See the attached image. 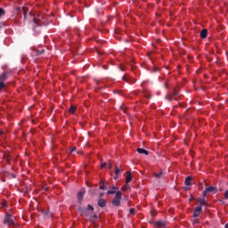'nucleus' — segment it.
Masks as SVG:
<instances>
[{
  "label": "nucleus",
  "instance_id": "obj_1",
  "mask_svg": "<svg viewBox=\"0 0 228 228\" xmlns=\"http://www.w3.org/2000/svg\"><path fill=\"white\" fill-rule=\"evenodd\" d=\"M121 200H122V192L118 191L116 192L115 198L112 200V205H114L115 208H118V206H120Z\"/></svg>",
  "mask_w": 228,
  "mask_h": 228
},
{
  "label": "nucleus",
  "instance_id": "obj_2",
  "mask_svg": "<svg viewBox=\"0 0 228 228\" xmlns=\"http://www.w3.org/2000/svg\"><path fill=\"white\" fill-rule=\"evenodd\" d=\"M177 97H179V91L175 90V88L173 89V93L168 94L166 96V99L172 102L173 100L177 101Z\"/></svg>",
  "mask_w": 228,
  "mask_h": 228
},
{
  "label": "nucleus",
  "instance_id": "obj_3",
  "mask_svg": "<svg viewBox=\"0 0 228 228\" xmlns=\"http://www.w3.org/2000/svg\"><path fill=\"white\" fill-rule=\"evenodd\" d=\"M200 213H202V207H196L193 213L194 218L200 216Z\"/></svg>",
  "mask_w": 228,
  "mask_h": 228
},
{
  "label": "nucleus",
  "instance_id": "obj_4",
  "mask_svg": "<svg viewBox=\"0 0 228 228\" xmlns=\"http://www.w3.org/2000/svg\"><path fill=\"white\" fill-rule=\"evenodd\" d=\"M11 215L10 214H6V216L4 218L6 224H8V225H14L15 222H13L11 218Z\"/></svg>",
  "mask_w": 228,
  "mask_h": 228
},
{
  "label": "nucleus",
  "instance_id": "obj_5",
  "mask_svg": "<svg viewBox=\"0 0 228 228\" xmlns=\"http://www.w3.org/2000/svg\"><path fill=\"white\" fill-rule=\"evenodd\" d=\"M106 204H108V202L106 201V200L104 199H99L98 200V206L100 208H106Z\"/></svg>",
  "mask_w": 228,
  "mask_h": 228
},
{
  "label": "nucleus",
  "instance_id": "obj_6",
  "mask_svg": "<svg viewBox=\"0 0 228 228\" xmlns=\"http://www.w3.org/2000/svg\"><path fill=\"white\" fill-rule=\"evenodd\" d=\"M206 191H208V193H216L218 190L216 189V187L210 186L206 188Z\"/></svg>",
  "mask_w": 228,
  "mask_h": 228
},
{
  "label": "nucleus",
  "instance_id": "obj_7",
  "mask_svg": "<svg viewBox=\"0 0 228 228\" xmlns=\"http://www.w3.org/2000/svg\"><path fill=\"white\" fill-rule=\"evenodd\" d=\"M193 180V178H191V176H187L185 181H184V185L185 186H191V181Z\"/></svg>",
  "mask_w": 228,
  "mask_h": 228
},
{
  "label": "nucleus",
  "instance_id": "obj_8",
  "mask_svg": "<svg viewBox=\"0 0 228 228\" xmlns=\"http://www.w3.org/2000/svg\"><path fill=\"white\" fill-rule=\"evenodd\" d=\"M137 152L139 154H145V156H149V151L143 148H138Z\"/></svg>",
  "mask_w": 228,
  "mask_h": 228
},
{
  "label": "nucleus",
  "instance_id": "obj_9",
  "mask_svg": "<svg viewBox=\"0 0 228 228\" xmlns=\"http://www.w3.org/2000/svg\"><path fill=\"white\" fill-rule=\"evenodd\" d=\"M126 175H126V183L127 184L130 181H133V175H131V171H127Z\"/></svg>",
  "mask_w": 228,
  "mask_h": 228
},
{
  "label": "nucleus",
  "instance_id": "obj_10",
  "mask_svg": "<svg viewBox=\"0 0 228 228\" xmlns=\"http://www.w3.org/2000/svg\"><path fill=\"white\" fill-rule=\"evenodd\" d=\"M200 37H201V38H208V29L204 28V29L200 32Z\"/></svg>",
  "mask_w": 228,
  "mask_h": 228
},
{
  "label": "nucleus",
  "instance_id": "obj_11",
  "mask_svg": "<svg viewBox=\"0 0 228 228\" xmlns=\"http://www.w3.org/2000/svg\"><path fill=\"white\" fill-rule=\"evenodd\" d=\"M8 79V73L4 72L2 75H0V81H6Z\"/></svg>",
  "mask_w": 228,
  "mask_h": 228
},
{
  "label": "nucleus",
  "instance_id": "obj_12",
  "mask_svg": "<svg viewBox=\"0 0 228 228\" xmlns=\"http://www.w3.org/2000/svg\"><path fill=\"white\" fill-rule=\"evenodd\" d=\"M78 211H80V213H82L86 216H88V210L83 208V207H78Z\"/></svg>",
  "mask_w": 228,
  "mask_h": 228
},
{
  "label": "nucleus",
  "instance_id": "obj_13",
  "mask_svg": "<svg viewBox=\"0 0 228 228\" xmlns=\"http://www.w3.org/2000/svg\"><path fill=\"white\" fill-rule=\"evenodd\" d=\"M83 197H85V191H81L77 194L78 202H81V200H83Z\"/></svg>",
  "mask_w": 228,
  "mask_h": 228
},
{
  "label": "nucleus",
  "instance_id": "obj_14",
  "mask_svg": "<svg viewBox=\"0 0 228 228\" xmlns=\"http://www.w3.org/2000/svg\"><path fill=\"white\" fill-rule=\"evenodd\" d=\"M199 203H200L199 208H202V206H208V203L206 202V200H204V199H200Z\"/></svg>",
  "mask_w": 228,
  "mask_h": 228
},
{
  "label": "nucleus",
  "instance_id": "obj_15",
  "mask_svg": "<svg viewBox=\"0 0 228 228\" xmlns=\"http://www.w3.org/2000/svg\"><path fill=\"white\" fill-rule=\"evenodd\" d=\"M157 227H167V223L163 221H159L156 223Z\"/></svg>",
  "mask_w": 228,
  "mask_h": 228
},
{
  "label": "nucleus",
  "instance_id": "obj_16",
  "mask_svg": "<svg viewBox=\"0 0 228 228\" xmlns=\"http://www.w3.org/2000/svg\"><path fill=\"white\" fill-rule=\"evenodd\" d=\"M154 177H156V179H161V177H163V171H160V173H154Z\"/></svg>",
  "mask_w": 228,
  "mask_h": 228
},
{
  "label": "nucleus",
  "instance_id": "obj_17",
  "mask_svg": "<svg viewBox=\"0 0 228 228\" xmlns=\"http://www.w3.org/2000/svg\"><path fill=\"white\" fill-rule=\"evenodd\" d=\"M69 112L71 113V115H74L76 113V106L71 105L69 110Z\"/></svg>",
  "mask_w": 228,
  "mask_h": 228
},
{
  "label": "nucleus",
  "instance_id": "obj_18",
  "mask_svg": "<svg viewBox=\"0 0 228 228\" xmlns=\"http://www.w3.org/2000/svg\"><path fill=\"white\" fill-rule=\"evenodd\" d=\"M44 53H45V49H41V50H37L36 51L37 56H40V54H44Z\"/></svg>",
  "mask_w": 228,
  "mask_h": 228
},
{
  "label": "nucleus",
  "instance_id": "obj_19",
  "mask_svg": "<svg viewBox=\"0 0 228 228\" xmlns=\"http://www.w3.org/2000/svg\"><path fill=\"white\" fill-rule=\"evenodd\" d=\"M33 23L35 26H40V20H37V18L33 19Z\"/></svg>",
  "mask_w": 228,
  "mask_h": 228
},
{
  "label": "nucleus",
  "instance_id": "obj_20",
  "mask_svg": "<svg viewBox=\"0 0 228 228\" xmlns=\"http://www.w3.org/2000/svg\"><path fill=\"white\" fill-rule=\"evenodd\" d=\"M122 191H126V190H129V185L126 184L121 188Z\"/></svg>",
  "mask_w": 228,
  "mask_h": 228
},
{
  "label": "nucleus",
  "instance_id": "obj_21",
  "mask_svg": "<svg viewBox=\"0 0 228 228\" xmlns=\"http://www.w3.org/2000/svg\"><path fill=\"white\" fill-rule=\"evenodd\" d=\"M120 174V168H118V167H115V175H118Z\"/></svg>",
  "mask_w": 228,
  "mask_h": 228
},
{
  "label": "nucleus",
  "instance_id": "obj_22",
  "mask_svg": "<svg viewBox=\"0 0 228 228\" xmlns=\"http://www.w3.org/2000/svg\"><path fill=\"white\" fill-rule=\"evenodd\" d=\"M100 190H108V185L107 184L101 185Z\"/></svg>",
  "mask_w": 228,
  "mask_h": 228
},
{
  "label": "nucleus",
  "instance_id": "obj_23",
  "mask_svg": "<svg viewBox=\"0 0 228 228\" xmlns=\"http://www.w3.org/2000/svg\"><path fill=\"white\" fill-rule=\"evenodd\" d=\"M5 12L4 9L0 8V17H3V15H4Z\"/></svg>",
  "mask_w": 228,
  "mask_h": 228
},
{
  "label": "nucleus",
  "instance_id": "obj_24",
  "mask_svg": "<svg viewBox=\"0 0 228 228\" xmlns=\"http://www.w3.org/2000/svg\"><path fill=\"white\" fill-rule=\"evenodd\" d=\"M87 210H89V211H94V206H92V205H87Z\"/></svg>",
  "mask_w": 228,
  "mask_h": 228
},
{
  "label": "nucleus",
  "instance_id": "obj_25",
  "mask_svg": "<svg viewBox=\"0 0 228 228\" xmlns=\"http://www.w3.org/2000/svg\"><path fill=\"white\" fill-rule=\"evenodd\" d=\"M4 88V82L0 81V90H3Z\"/></svg>",
  "mask_w": 228,
  "mask_h": 228
},
{
  "label": "nucleus",
  "instance_id": "obj_26",
  "mask_svg": "<svg viewBox=\"0 0 228 228\" xmlns=\"http://www.w3.org/2000/svg\"><path fill=\"white\" fill-rule=\"evenodd\" d=\"M107 193H108V195H113L117 192L115 191H108Z\"/></svg>",
  "mask_w": 228,
  "mask_h": 228
},
{
  "label": "nucleus",
  "instance_id": "obj_27",
  "mask_svg": "<svg viewBox=\"0 0 228 228\" xmlns=\"http://www.w3.org/2000/svg\"><path fill=\"white\" fill-rule=\"evenodd\" d=\"M123 81H126V83H129V78H127V77H122Z\"/></svg>",
  "mask_w": 228,
  "mask_h": 228
},
{
  "label": "nucleus",
  "instance_id": "obj_28",
  "mask_svg": "<svg viewBox=\"0 0 228 228\" xmlns=\"http://www.w3.org/2000/svg\"><path fill=\"white\" fill-rule=\"evenodd\" d=\"M129 211H130L131 215H134V213H135L136 210L132 208H130Z\"/></svg>",
  "mask_w": 228,
  "mask_h": 228
},
{
  "label": "nucleus",
  "instance_id": "obj_29",
  "mask_svg": "<svg viewBox=\"0 0 228 228\" xmlns=\"http://www.w3.org/2000/svg\"><path fill=\"white\" fill-rule=\"evenodd\" d=\"M153 72H155V73H156V72H159V68L154 67V68H153Z\"/></svg>",
  "mask_w": 228,
  "mask_h": 228
},
{
  "label": "nucleus",
  "instance_id": "obj_30",
  "mask_svg": "<svg viewBox=\"0 0 228 228\" xmlns=\"http://www.w3.org/2000/svg\"><path fill=\"white\" fill-rule=\"evenodd\" d=\"M22 10H23V13H24V19H26V7H23Z\"/></svg>",
  "mask_w": 228,
  "mask_h": 228
},
{
  "label": "nucleus",
  "instance_id": "obj_31",
  "mask_svg": "<svg viewBox=\"0 0 228 228\" xmlns=\"http://www.w3.org/2000/svg\"><path fill=\"white\" fill-rule=\"evenodd\" d=\"M224 199H227V200H228V191H226L224 192Z\"/></svg>",
  "mask_w": 228,
  "mask_h": 228
},
{
  "label": "nucleus",
  "instance_id": "obj_32",
  "mask_svg": "<svg viewBox=\"0 0 228 228\" xmlns=\"http://www.w3.org/2000/svg\"><path fill=\"white\" fill-rule=\"evenodd\" d=\"M108 168L109 170H111V168H113V166L111 164H109Z\"/></svg>",
  "mask_w": 228,
  "mask_h": 228
},
{
  "label": "nucleus",
  "instance_id": "obj_33",
  "mask_svg": "<svg viewBox=\"0 0 228 228\" xmlns=\"http://www.w3.org/2000/svg\"><path fill=\"white\" fill-rule=\"evenodd\" d=\"M208 191H206V189H205V191H203V197H206V195H208Z\"/></svg>",
  "mask_w": 228,
  "mask_h": 228
},
{
  "label": "nucleus",
  "instance_id": "obj_34",
  "mask_svg": "<svg viewBox=\"0 0 228 228\" xmlns=\"http://www.w3.org/2000/svg\"><path fill=\"white\" fill-rule=\"evenodd\" d=\"M104 167H106V163L105 162L101 165V168H104Z\"/></svg>",
  "mask_w": 228,
  "mask_h": 228
},
{
  "label": "nucleus",
  "instance_id": "obj_35",
  "mask_svg": "<svg viewBox=\"0 0 228 228\" xmlns=\"http://www.w3.org/2000/svg\"><path fill=\"white\" fill-rule=\"evenodd\" d=\"M117 179H118V175H116V176H114V181H117Z\"/></svg>",
  "mask_w": 228,
  "mask_h": 228
},
{
  "label": "nucleus",
  "instance_id": "obj_36",
  "mask_svg": "<svg viewBox=\"0 0 228 228\" xmlns=\"http://www.w3.org/2000/svg\"><path fill=\"white\" fill-rule=\"evenodd\" d=\"M120 70H122V71H124V70H126V69H124V67H122V66H120Z\"/></svg>",
  "mask_w": 228,
  "mask_h": 228
},
{
  "label": "nucleus",
  "instance_id": "obj_37",
  "mask_svg": "<svg viewBox=\"0 0 228 228\" xmlns=\"http://www.w3.org/2000/svg\"><path fill=\"white\" fill-rule=\"evenodd\" d=\"M92 218H97V214H94Z\"/></svg>",
  "mask_w": 228,
  "mask_h": 228
},
{
  "label": "nucleus",
  "instance_id": "obj_38",
  "mask_svg": "<svg viewBox=\"0 0 228 228\" xmlns=\"http://www.w3.org/2000/svg\"><path fill=\"white\" fill-rule=\"evenodd\" d=\"M74 151H76V147L72 148L70 152H74Z\"/></svg>",
  "mask_w": 228,
  "mask_h": 228
},
{
  "label": "nucleus",
  "instance_id": "obj_39",
  "mask_svg": "<svg viewBox=\"0 0 228 228\" xmlns=\"http://www.w3.org/2000/svg\"><path fill=\"white\" fill-rule=\"evenodd\" d=\"M186 191H188V190H190V187H185Z\"/></svg>",
  "mask_w": 228,
  "mask_h": 228
},
{
  "label": "nucleus",
  "instance_id": "obj_40",
  "mask_svg": "<svg viewBox=\"0 0 228 228\" xmlns=\"http://www.w3.org/2000/svg\"><path fill=\"white\" fill-rule=\"evenodd\" d=\"M112 190H117V187L113 186V187H112Z\"/></svg>",
  "mask_w": 228,
  "mask_h": 228
},
{
  "label": "nucleus",
  "instance_id": "obj_41",
  "mask_svg": "<svg viewBox=\"0 0 228 228\" xmlns=\"http://www.w3.org/2000/svg\"><path fill=\"white\" fill-rule=\"evenodd\" d=\"M103 196H104V194H103V193H101V194H100V197H103Z\"/></svg>",
  "mask_w": 228,
  "mask_h": 228
},
{
  "label": "nucleus",
  "instance_id": "obj_42",
  "mask_svg": "<svg viewBox=\"0 0 228 228\" xmlns=\"http://www.w3.org/2000/svg\"><path fill=\"white\" fill-rule=\"evenodd\" d=\"M124 113H126V110H124Z\"/></svg>",
  "mask_w": 228,
  "mask_h": 228
},
{
  "label": "nucleus",
  "instance_id": "obj_43",
  "mask_svg": "<svg viewBox=\"0 0 228 228\" xmlns=\"http://www.w3.org/2000/svg\"><path fill=\"white\" fill-rule=\"evenodd\" d=\"M45 215H47V212H45Z\"/></svg>",
  "mask_w": 228,
  "mask_h": 228
}]
</instances>
